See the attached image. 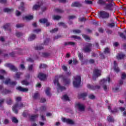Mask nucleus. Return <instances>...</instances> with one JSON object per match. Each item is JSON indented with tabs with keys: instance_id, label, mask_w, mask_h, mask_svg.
I'll return each mask as SVG.
<instances>
[{
	"instance_id": "obj_1",
	"label": "nucleus",
	"mask_w": 126,
	"mask_h": 126,
	"mask_svg": "<svg viewBox=\"0 0 126 126\" xmlns=\"http://www.w3.org/2000/svg\"><path fill=\"white\" fill-rule=\"evenodd\" d=\"M110 81H111V79H110V77H107L106 79H103L101 80L100 81L99 84L100 86L103 88L104 91H107L108 89H109V88L108 86H107L106 84L107 83H110Z\"/></svg>"
},
{
	"instance_id": "obj_2",
	"label": "nucleus",
	"mask_w": 126,
	"mask_h": 126,
	"mask_svg": "<svg viewBox=\"0 0 126 126\" xmlns=\"http://www.w3.org/2000/svg\"><path fill=\"white\" fill-rule=\"evenodd\" d=\"M54 83L55 86H57L58 91H60H60H63V90H65L64 87H61L60 83H59V76H57L55 77Z\"/></svg>"
},
{
	"instance_id": "obj_3",
	"label": "nucleus",
	"mask_w": 126,
	"mask_h": 126,
	"mask_svg": "<svg viewBox=\"0 0 126 126\" xmlns=\"http://www.w3.org/2000/svg\"><path fill=\"white\" fill-rule=\"evenodd\" d=\"M81 81V77L80 76H76L74 77V80L73 82V85L74 87H78L80 85Z\"/></svg>"
},
{
	"instance_id": "obj_4",
	"label": "nucleus",
	"mask_w": 126,
	"mask_h": 126,
	"mask_svg": "<svg viewBox=\"0 0 126 126\" xmlns=\"http://www.w3.org/2000/svg\"><path fill=\"white\" fill-rule=\"evenodd\" d=\"M100 75H101V70L95 69L93 72V78H96V77H98V76H100Z\"/></svg>"
},
{
	"instance_id": "obj_5",
	"label": "nucleus",
	"mask_w": 126,
	"mask_h": 126,
	"mask_svg": "<svg viewBox=\"0 0 126 126\" xmlns=\"http://www.w3.org/2000/svg\"><path fill=\"white\" fill-rule=\"evenodd\" d=\"M22 107H23V104H22V103L20 104H16L13 107V111L15 114H17V110L21 109Z\"/></svg>"
},
{
	"instance_id": "obj_6",
	"label": "nucleus",
	"mask_w": 126,
	"mask_h": 126,
	"mask_svg": "<svg viewBox=\"0 0 126 126\" xmlns=\"http://www.w3.org/2000/svg\"><path fill=\"white\" fill-rule=\"evenodd\" d=\"M62 121L63 123H66V124H68L69 125H73L74 124V122L72 120L65 118H62Z\"/></svg>"
},
{
	"instance_id": "obj_7",
	"label": "nucleus",
	"mask_w": 126,
	"mask_h": 126,
	"mask_svg": "<svg viewBox=\"0 0 126 126\" xmlns=\"http://www.w3.org/2000/svg\"><path fill=\"white\" fill-rule=\"evenodd\" d=\"M75 107L76 108H78L79 111H84L85 109L84 105L83 104H81L80 103H77L75 104Z\"/></svg>"
},
{
	"instance_id": "obj_8",
	"label": "nucleus",
	"mask_w": 126,
	"mask_h": 126,
	"mask_svg": "<svg viewBox=\"0 0 126 126\" xmlns=\"http://www.w3.org/2000/svg\"><path fill=\"white\" fill-rule=\"evenodd\" d=\"M99 15L101 17H102V18H108V17H109V13L104 11L100 12Z\"/></svg>"
},
{
	"instance_id": "obj_9",
	"label": "nucleus",
	"mask_w": 126,
	"mask_h": 126,
	"mask_svg": "<svg viewBox=\"0 0 126 126\" xmlns=\"http://www.w3.org/2000/svg\"><path fill=\"white\" fill-rule=\"evenodd\" d=\"M87 87L89 88V89H91V90H96V89H100V86H96L94 87V86H91L90 84H88Z\"/></svg>"
},
{
	"instance_id": "obj_10",
	"label": "nucleus",
	"mask_w": 126,
	"mask_h": 126,
	"mask_svg": "<svg viewBox=\"0 0 126 126\" xmlns=\"http://www.w3.org/2000/svg\"><path fill=\"white\" fill-rule=\"evenodd\" d=\"M38 77L40 80H45L46 79V75H45V74L40 73L38 74Z\"/></svg>"
},
{
	"instance_id": "obj_11",
	"label": "nucleus",
	"mask_w": 126,
	"mask_h": 126,
	"mask_svg": "<svg viewBox=\"0 0 126 126\" xmlns=\"http://www.w3.org/2000/svg\"><path fill=\"white\" fill-rule=\"evenodd\" d=\"M5 66H7L8 67H9L11 70H16V68H15V66L12 65L10 63H6L5 64Z\"/></svg>"
},
{
	"instance_id": "obj_12",
	"label": "nucleus",
	"mask_w": 126,
	"mask_h": 126,
	"mask_svg": "<svg viewBox=\"0 0 126 126\" xmlns=\"http://www.w3.org/2000/svg\"><path fill=\"white\" fill-rule=\"evenodd\" d=\"M17 90H19V91H21L22 92H27V91H28V89L24 88L21 86L18 87Z\"/></svg>"
},
{
	"instance_id": "obj_13",
	"label": "nucleus",
	"mask_w": 126,
	"mask_h": 126,
	"mask_svg": "<svg viewBox=\"0 0 126 126\" xmlns=\"http://www.w3.org/2000/svg\"><path fill=\"white\" fill-rule=\"evenodd\" d=\"M40 23H46V26H49L50 25V23H48V20L46 19H41L39 21Z\"/></svg>"
},
{
	"instance_id": "obj_14",
	"label": "nucleus",
	"mask_w": 126,
	"mask_h": 126,
	"mask_svg": "<svg viewBox=\"0 0 126 126\" xmlns=\"http://www.w3.org/2000/svg\"><path fill=\"white\" fill-rule=\"evenodd\" d=\"M114 69L116 72H119L120 71V69H119V67H118V64H117V62L116 61H114Z\"/></svg>"
},
{
	"instance_id": "obj_15",
	"label": "nucleus",
	"mask_w": 126,
	"mask_h": 126,
	"mask_svg": "<svg viewBox=\"0 0 126 126\" xmlns=\"http://www.w3.org/2000/svg\"><path fill=\"white\" fill-rule=\"evenodd\" d=\"M91 44H88L85 48H84L83 50L84 51V52H90V49L91 48Z\"/></svg>"
},
{
	"instance_id": "obj_16",
	"label": "nucleus",
	"mask_w": 126,
	"mask_h": 126,
	"mask_svg": "<svg viewBox=\"0 0 126 126\" xmlns=\"http://www.w3.org/2000/svg\"><path fill=\"white\" fill-rule=\"evenodd\" d=\"M5 84H10V85H16V82H10V79H8L6 80L5 82Z\"/></svg>"
},
{
	"instance_id": "obj_17",
	"label": "nucleus",
	"mask_w": 126,
	"mask_h": 126,
	"mask_svg": "<svg viewBox=\"0 0 126 126\" xmlns=\"http://www.w3.org/2000/svg\"><path fill=\"white\" fill-rule=\"evenodd\" d=\"M33 15H28L26 16L25 17L23 18L24 20H31L33 19Z\"/></svg>"
},
{
	"instance_id": "obj_18",
	"label": "nucleus",
	"mask_w": 126,
	"mask_h": 126,
	"mask_svg": "<svg viewBox=\"0 0 126 126\" xmlns=\"http://www.w3.org/2000/svg\"><path fill=\"white\" fill-rule=\"evenodd\" d=\"M114 4H115V3H114L113 2H112L111 4H109L107 5L106 6L107 9H109L110 10H112V9H113V5H114Z\"/></svg>"
},
{
	"instance_id": "obj_19",
	"label": "nucleus",
	"mask_w": 126,
	"mask_h": 126,
	"mask_svg": "<svg viewBox=\"0 0 126 126\" xmlns=\"http://www.w3.org/2000/svg\"><path fill=\"white\" fill-rule=\"evenodd\" d=\"M63 82L65 85H67L70 83V80L69 79L63 78Z\"/></svg>"
},
{
	"instance_id": "obj_20",
	"label": "nucleus",
	"mask_w": 126,
	"mask_h": 126,
	"mask_svg": "<svg viewBox=\"0 0 126 126\" xmlns=\"http://www.w3.org/2000/svg\"><path fill=\"white\" fill-rule=\"evenodd\" d=\"M125 57H126V55H125L124 54H120L117 56V58L118 60L124 59L125 58Z\"/></svg>"
},
{
	"instance_id": "obj_21",
	"label": "nucleus",
	"mask_w": 126,
	"mask_h": 126,
	"mask_svg": "<svg viewBox=\"0 0 126 126\" xmlns=\"http://www.w3.org/2000/svg\"><path fill=\"white\" fill-rule=\"evenodd\" d=\"M71 6L75 7H78V6H80V4L78 2H74L72 3Z\"/></svg>"
},
{
	"instance_id": "obj_22",
	"label": "nucleus",
	"mask_w": 126,
	"mask_h": 126,
	"mask_svg": "<svg viewBox=\"0 0 126 126\" xmlns=\"http://www.w3.org/2000/svg\"><path fill=\"white\" fill-rule=\"evenodd\" d=\"M63 100L65 101H69V97L67 95H64L62 97Z\"/></svg>"
},
{
	"instance_id": "obj_23",
	"label": "nucleus",
	"mask_w": 126,
	"mask_h": 126,
	"mask_svg": "<svg viewBox=\"0 0 126 126\" xmlns=\"http://www.w3.org/2000/svg\"><path fill=\"white\" fill-rule=\"evenodd\" d=\"M35 38H36V35H35L34 34H32L30 36L29 40V41H32V40H34V39H35Z\"/></svg>"
},
{
	"instance_id": "obj_24",
	"label": "nucleus",
	"mask_w": 126,
	"mask_h": 126,
	"mask_svg": "<svg viewBox=\"0 0 126 126\" xmlns=\"http://www.w3.org/2000/svg\"><path fill=\"white\" fill-rule=\"evenodd\" d=\"M50 90H51L50 88H47L45 91V93L48 95V96H50V95H51V94L50 93Z\"/></svg>"
},
{
	"instance_id": "obj_25",
	"label": "nucleus",
	"mask_w": 126,
	"mask_h": 126,
	"mask_svg": "<svg viewBox=\"0 0 126 126\" xmlns=\"http://www.w3.org/2000/svg\"><path fill=\"white\" fill-rule=\"evenodd\" d=\"M36 118H38V115H32L31 117V121H35Z\"/></svg>"
},
{
	"instance_id": "obj_26",
	"label": "nucleus",
	"mask_w": 126,
	"mask_h": 126,
	"mask_svg": "<svg viewBox=\"0 0 126 126\" xmlns=\"http://www.w3.org/2000/svg\"><path fill=\"white\" fill-rule=\"evenodd\" d=\"M87 96V94L83 93L81 94L80 98H82L83 99H84V98L86 97Z\"/></svg>"
},
{
	"instance_id": "obj_27",
	"label": "nucleus",
	"mask_w": 126,
	"mask_h": 126,
	"mask_svg": "<svg viewBox=\"0 0 126 126\" xmlns=\"http://www.w3.org/2000/svg\"><path fill=\"white\" fill-rule=\"evenodd\" d=\"M21 83H22L23 85H28V84H29L28 82H27L26 80H23L21 82Z\"/></svg>"
},
{
	"instance_id": "obj_28",
	"label": "nucleus",
	"mask_w": 126,
	"mask_h": 126,
	"mask_svg": "<svg viewBox=\"0 0 126 126\" xmlns=\"http://www.w3.org/2000/svg\"><path fill=\"white\" fill-rule=\"evenodd\" d=\"M53 19L54 20H59V19H61V16H53Z\"/></svg>"
},
{
	"instance_id": "obj_29",
	"label": "nucleus",
	"mask_w": 126,
	"mask_h": 126,
	"mask_svg": "<svg viewBox=\"0 0 126 126\" xmlns=\"http://www.w3.org/2000/svg\"><path fill=\"white\" fill-rule=\"evenodd\" d=\"M65 45L66 46L67 45H70L71 46H74V42H65Z\"/></svg>"
},
{
	"instance_id": "obj_30",
	"label": "nucleus",
	"mask_w": 126,
	"mask_h": 126,
	"mask_svg": "<svg viewBox=\"0 0 126 126\" xmlns=\"http://www.w3.org/2000/svg\"><path fill=\"white\" fill-rule=\"evenodd\" d=\"M83 38H84V39H85V40H87V41H88V40H90V37L86 35H83Z\"/></svg>"
},
{
	"instance_id": "obj_31",
	"label": "nucleus",
	"mask_w": 126,
	"mask_h": 126,
	"mask_svg": "<svg viewBox=\"0 0 126 126\" xmlns=\"http://www.w3.org/2000/svg\"><path fill=\"white\" fill-rule=\"evenodd\" d=\"M108 121L109 122H114V119L113 118V117H112V116H109L108 117Z\"/></svg>"
},
{
	"instance_id": "obj_32",
	"label": "nucleus",
	"mask_w": 126,
	"mask_h": 126,
	"mask_svg": "<svg viewBox=\"0 0 126 126\" xmlns=\"http://www.w3.org/2000/svg\"><path fill=\"white\" fill-rule=\"evenodd\" d=\"M58 25L59 26H63L64 28H65V27H66V25H65V24L63 23H60L58 24Z\"/></svg>"
},
{
	"instance_id": "obj_33",
	"label": "nucleus",
	"mask_w": 126,
	"mask_h": 126,
	"mask_svg": "<svg viewBox=\"0 0 126 126\" xmlns=\"http://www.w3.org/2000/svg\"><path fill=\"white\" fill-rule=\"evenodd\" d=\"M97 3H99V4H104V3H105V1H104V0H99L97 1Z\"/></svg>"
},
{
	"instance_id": "obj_34",
	"label": "nucleus",
	"mask_w": 126,
	"mask_h": 126,
	"mask_svg": "<svg viewBox=\"0 0 126 126\" xmlns=\"http://www.w3.org/2000/svg\"><path fill=\"white\" fill-rule=\"evenodd\" d=\"M11 9H9L8 8H6L5 9H4V12H10V11H11Z\"/></svg>"
},
{
	"instance_id": "obj_35",
	"label": "nucleus",
	"mask_w": 126,
	"mask_h": 126,
	"mask_svg": "<svg viewBox=\"0 0 126 126\" xmlns=\"http://www.w3.org/2000/svg\"><path fill=\"white\" fill-rule=\"evenodd\" d=\"M12 121L13 122V123H18V120H17V119L15 118V117H13L12 119Z\"/></svg>"
},
{
	"instance_id": "obj_36",
	"label": "nucleus",
	"mask_w": 126,
	"mask_h": 126,
	"mask_svg": "<svg viewBox=\"0 0 126 126\" xmlns=\"http://www.w3.org/2000/svg\"><path fill=\"white\" fill-rule=\"evenodd\" d=\"M105 54H108L110 53V49L108 48H106L104 49Z\"/></svg>"
},
{
	"instance_id": "obj_37",
	"label": "nucleus",
	"mask_w": 126,
	"mask_h": 126,
	"mask_svg": "<svg viewBox=\"0 0 126 126\" xmlns=\"http://www.w3.org/2000/svg\"><path fill=\"white\" fill-rule=\"evenodd\" d=\"M39 67L40 68H45V67H47V65L46 64H41Z\"/></svg>"
},
{
	"instance_id": "obj_38",
	"label": "nucleus",
	"mask_w": 126,
	"mask_h": 126,
	"mask_svg": "<svg viewBox=\"0 0 126 126\" xmlns=\"http://www.w3.org/2000/svg\"><path fill=\"white\" fill-rule=\"evenodd\" d=\"M3 28L4 29H5V30H6V29H8V28H9V25L8 24L5 25L3 26Z\"/></svg>"
},
{
	"instance_id": "obj_39",
	"label": "nucleus",
	"mask_w": 126,
	"mask_h": 126,
	"mask_svg": "<svg viewBox=\"0 0 126 126\" xmlns=\"http://www.w3.org/2000/svg\"><path fill=\"white\" fill-rule=\"evenodd\" d=\"M16 26L17 28H20V27H23L24 25L22 24H18Z\"/></svg>"
},
{
	"instance_id": "obj_40",
	"label": "nucleus",
	"mask_w": 126,
	"mask_h": 126,
	"mask_svg": "<svg viewBox=\"0 0 126 126\" xmlns=\"http://www.w3.org/2000/svg\"><path fill=\"white\" fill-rule=\"evenodd\" d=\"M78 57L80 60V61H82L83 59L82 58H83V55H82V54L81 53H80L79 55H78Z\"/></svg>"
},
{
	"instance_id": "obj_41",
	"label": "nucleus",
	"mask_w": 126,
	"mask_h": 126,
	"mask_svg": "<svg viewBox=\"0 0 126 126\" xmlns=\"http://www.w3.org/2000/svg\"><path fill=\"white\" fill-rule=\"evenodd\" d=\"M21 6L20 7H19V9H22V10H23V9H24V7H23V6L24 5V3L22 2L21 3Z\"/></svg>"
},
{
	"instance_id": "obj_42",
	"label": "nucleus",
	"mask_w": 126,
	"mask_h": 126,
	"mask_svg": "<svg viewBox=\"0 0 126 126\" xmlns=\"http://www.w3.org/2000/svg\"><path fill=\"white\" fill-rule=\"evenodd\" d=\"M39 7H40V5H35L34 6H33V9L37 10V9H38V8H39Z\"/></svg>"
},
{
	"instance_id": "obj_43",
	"label": "nucleus",
	"mask_w": 126,
	"mask_h": 126,
	"mask_svg": "<svg viewBox=\"0 0 126 126\" xmlns=\"http://www.w3.org/2000/svg\"><path fill=\"white\" fill-rule=\"evenodd\" d=\"M126 77V74L125 73H123L122 74V79H125Z\"/></svg>"
},
{
	"instance_id": "obj_44",
	"label": "nucleus",
	"mask_w": 126,
	"mask_h": 126,
	"mask_svg": "<svg viewBox=\"0 0 126 126\" xmlns=\"http://www.w3.org/2000/svg\"><path fill=\"white\" fill-rule=\"evenodd\" d=\"M89 98L90 99H95V96H94V95H93V94H90L89 96Z\"/></svg>"
},
{
	"instance_id": "obj_45",
	"label": "nucleus",
	"mask_w": 126,
	"mask_h": 126,
	"mask_svg": "<svg viewBox=\"0 0 126 126\" xmlns=\"http://www.w3.org/2000/svg\"><path fill=\"white\" fill-rule=\"evenodd\" d=\"M34 33H39V32H41V30L36 29L33 31Z\"/></svg>"
},
{
	"instance_id": "obj_46",
	"label": "nucleus",
	"mask_w": 126,
	"mask_h": 126,
	"mask_svg": "<svg viewBox=\"0 0 126 126\" xmlns=\"http://www.w3.org/2000/svg\"><path fill=\"white\" fill-rule=\"evenodd\" d=\"M39 96V94L38 93H35L33 95V97L34 99H36L37 97Z\"/></svg>"
},
{
	"instance_id": "obj_47",
	"label": "nucleus",
	"mask_w": 126,
	"mask_h": 126,
	"mask_svg": "<svg viewBox=\"0 0 126 126\" xmlns=\"http://www.w3.org/2000/svg\"><path fill=\"white\" fill-rule=\"evenodd\" d=\"M20 74H21V73H17L15 75L16 78H19V77H20Z\"/></svg>"
},
{
	"instance_id": "obj_48",
	"label": "nucleus",
	"mask_w": 126,
	"mask_h": 126,
	"mask_svg": "<svg viewBox=\"0 0 126 126\" xmlns=\"http://www.w3.org/2000/svg\"><path fill=\"white\" fill-rule=\"evenodd\" d=\"M58 29H55L54 30H52L50 31L51 33H56L57 31H58Z\"/></svg>"
},
{
	"instance_id": "obj_49",
	"label": "nucleus",
	"mask_w": 126,
	"mask_h": 126,
	"mask_svg": "<svg viewBox=\"0 0 126 126\" xmlns=\"http://www.w3.org/2000/svg\"><path fill=\"white\" fill-rule=\"evenodd\" d=\"M16 102H19V101H21V97H17L16 98Z\"/></svg>"
},
{
	"instance_id": "obj_50",
	"label": "nucleus",
	"mask_w": 126,
	"mask_h": 126,
	"mask_svg": "<svg viewBox=\"0 0 126 126\" xmlns=\"http://www.w3.org/2000/svg\"><path fill=\"white\" fill-rule=\"evenodd\" d=\"M85 2H86V3H88V4H92V1L86 0Z\"/></svg>"
},
{
	"instance_id": "obj_51",
	"label": "nucleus",
	"mask_w": 126,
	"mask_h": 126,
	"mask_svg": "<svg viewBox=\"0 0 126 126\" xmlns=\"http://www.w3.org/2000/svg\"><path fill=\"white\" fill-rule=\"evenodd\" d=\"M62 68H63V70L64 71H66V70L67 69V68L65 66H64V65H63L62 66Z\"/></svg>"
},
{
	"instance_id": "obj_52",
	"label": "nucleus",
	"mask_w": 126,
	"mask_h": 126,
	"mask_svg": "<svg viewBox=\"0 0 126 126\" xmlns=\"http://www.w3.org/2000/svg\"><path fill=\"white\" fill-rule=\"evenodd\" d=\"M73 33H80V31L78 30H74L73 31Z\"/></svg>"
},
{
	"instance_id": "obj_53",
	"label": "nucleus",
	"mask_w": 126,
	"mask_h": 126,
	"mask_svg": "<svg viewBox=\"0 0 126 126\" xmlns=\"http://www.w3.org/2000/svg\"><path fill=\"white\" fill-rule=\"evenodd\" d=\"M21 14V13H20V12H19V11H17L16 12V15L17 16H19V15H20Z\"/></svg>"
},
{
	"instance_id": "obj_54",
	"label": "nucleus",
	"mask_w": 126,
	"mask_h": 126,
	"mask_svg": "<svg viewBox=\"0 0 126 126\" xmlns=\"http://www.w3.org/2000/svg\"><path fill=\"white\" fill-rule=\"evenodd\" d=\"M56 12H59V13H61V12H63V10L60 9H56Z\"/></svg>"
},
{
	"instance_id": "obj_55",
	"label": "nucleus",
	"mask_w": 126,
	"mask_h": 126,
	"mask_svg": "<svg viewBox=\"0 0 126 126\" xmlns=\"http://www.w3.org/2000/svg\"><path fill=\"white\" fill-rule=\"evenodd\" d=\"M29 70H32L33 69V65H31L29 66Z\"/></svg>"
},
{
	"instance_id": "obj_56",
	"label": "nucleus",
	"mask_w": 126,
	"mask_h": 126,
	"mask_svg": "<svg viewBox=\"0 0 126 126\" xmlns=\"http://www.w3.org/2000/svg\"><path fill=\"white\" fill-rule=\"evenodd\" d=\"M8 123H9V121H8V120L7 119H5L4 121V124H5V125L8 124Z\"/></svg>"
},
{
	"instance_id": "obj_57",
	"label": "nucleus",
	"mask_w": 126,
	"mask_h": 126,
	"mask_svg": "<svg viewBox=\"0 0 126 126\" xmlns=\"http://www.w3.org/2000/svg\"><path fill=\"white\" fill-rule=\"evenodd\" d=\"M40 102L41 103H44V102H46V99H45V98H41V99L40 100Z\"/></svg>"
},
{
	"instance_id": "obj_58",
	"label": "nucleus",
	"mask_w": 126,
	"mask_h": 126,
	"mask_svg": "<svg viewBox=\"0 0 126 126\" xmlns=\"http://www.w3.org/2000/svg\"><path fill=\"white\" fill-rule=\"evenodd\" d=\"M20 67L21 68H22V69H24L25 68V66H24V65H23V64H21L20 65Z\"/></svg>"
},
{
	"instance_id": "obj_59",
	"label": "nucleus",
	"mask_w": 126,
	"mask_h": 126,
	"mask_svg": "<svg viewBox=\"0 0 126 126\" xmlns=\"http://www.w3.org/2000/svg\"><path fill=\"white\" fill-rule=\"evenodd\" d=\"M74 18H75V16H70L69 17V19H73Z\"/></svg>"
},
{
	"instance_id": "obj_60",
	"label": "nucleus",
	"mask_w": 126,
	"mask_h": 126,
	"mask_svg": "<svg viewBox=\"0 0 126 126\" xmlns=\"http://www.w3.org/2000/svg\"><path fill=\"white\" fill-rule=\"evenodd\" d=\"M36 86L38 88H41V84L39 83H37V84L36 85Z\"/></svg>"
},
{
	"instance_id": "obj_61",
	"label": "nucleus",
	"mask_w": 126,
	"mask_h": 126,
	"mask_svg": "<svg viewBox=\"0 0 126 126\" xmlns=\"http://www.w3.org/2000/svg\"><path fill=\"white\" fill-rule=\"evenodd\" d=\"M0 73L1 74H4V73H5V71L3 70H0Z\"/></svg>"
},
{
	"instance_id": "obj_62",
	"label": "nucleus",
	"mask_w": 126,
	"mask_h": 126,
	"mask_svg": "<svg viewBox=\"0 0 126 126\" xmlns=\"http://www.w3.org/2000/svg\"><path fill=\"white\" fill-rule=\"evenodd\" d=\"M42 48H43V47L39 46V47H36V50H42Z\"/></svg>"
},
{
	"instance_id": "obj_63",
	"label": "nucleus",
	"mask_w": 126,
	"mask_h": 126,
	"mask_svg": "<svg viewBox=\"0 0 126 126\" xmlns=\"http://www.w3.org/2000/svg\"><path fill=\"white\" fill-rule=\"evenodd\" d=\"M41 110L42 111H45V110H46V106H42V107H41Z\"/></svg>"
},
{
	"instance_id": "obj_64",
	"label": "nucleus",
	"mask_w": 126,
	"mask_h": 126,
	"mask_svg": "<svg viewBox=\"0 0 126 126\" xmlns=\"http://www.w3.org/2000/svg\"><path fill=\"white\" fill-rule=\"evenodd\" d=\"M120 36H121V37H122V38H126V36L125 35H124L123 33H121Z\"/></svg>"
}]
</instances>
